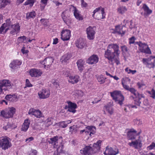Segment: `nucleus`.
Segmentation results:
<instances>
[{
    "label": "nucleus",
    "mask_w": 155,
    "mask_h": 155,
    "mask_svg": "<svg viewBox=\"0 0 155 155\" xmlns=\"http://www.w3.org/2000/svg\"><path fill=\"white\" fill-rule=\"evenodd\" d=\"M92 16L95 19L100 20L105 18V14L104 8L99 7L96 8L93 12Z\"/></svg>",
    "instance_id": "obj_5"
},
{
    "label": "nucleus",
    "mask_w": 155,
    "mask_h": 155,
    "mask_svg": "<svg viewBox=\"0 0 155 155\" xmlns=\"http://www.w3.org/2000/svg\"><path fill=\"white\" fill-rule=\"evenodd\" d=\"M127 137L129 140L131 141L128 143L129 145L136 148V139L135 136L136 135V131L133 129H127L125 130Z\"/></svg>",
    "instance_id": "obj_3"
},
{
    "label": "nucleus",
    "mask_w": 155,
    "mask_h": 155,
    "mask_svg": "<svg viewBox=\"0 0 155 155\" xmlns=\"http://www.w3.org/2000/svg\"><path fill=\"white\" fill-rule=\"evenodd\" d=\"M36 15V13L34 11L28 13L26 15L27 18L29 19L31 18H34Z\"/></svg>",
    "instance_id": "obj_40"
},
{
    "label": "nucleus",
    "mask_w": 155,
    "mask_h": 155,
    "mask_svg": "<svg viewBox=\"0 0 155 155\" xmlns=\"http://www.w3.org/2000/svg\"><path fill=\"white\" fill-rule=\"evenodd\" d=\"M53 119L51 118H48V119L45 121V122L46 125L47 127L49 126L52 124V121Z\"/></svg>",
    "instance_id": "obj_46"
},
{
    "label": "nucleus",
    "mask_w": 155,
    "mask_h": 155,
    "mask_svg": "<svg viewBox=\"0 0 155 155\" xmlns=\"http://www.w3.org/2000/svg\"><path fill=\"white\" fill-rule=\"evenodd\" d=\"M98 81L100 84H102L104 83L106 78L104 77L103 75H101L97 77Z\"/></svg>",
    "instance_id": "obj_38"
},
{
    "label": "nucleus",
    "mask_w": 155,
    "mask_h": 155,
    "mask_svg": "<svg viewBox=\"0 0 155 155\" xmlns=\"http://www.w3.org/2000/svg\"><path fill=\"white\" fill-rule=\"evenodd\" d=\"M130 79L128 78L124 77L121 80L122 84L123 83H130Z\"/></svg>",
    "instance_id": "obj_48"
},
{
    "label": "nucleus",
    "mask_w": 155,
    "mask_h": 155,
    "mask_svg": "<svg viewBox=\"0 0 155 155\" xmlns=\"http://www.w3.org/2000/svg\"><path fill=\"white\" fill-rule=\"evenodd\" d=\"M26 39V37L25 36H21L19 37L18 39V40L19 42H22Z\"/></svg>",
    "instance_id": "obj_56"
},
{
    "label": "nucleus",
    "mask_w": 155,
    "mask_h": 155,
    "mask_svg": "<svg viewBox=\"0 0 155 155\" xmlns=\"http://www.w3.org/2000/svg\"><path fill=\"white\" fill-rule=\"evenodd\" d=\"M25 86L29 87L33 86V85L30 83L29 80L27 79H26L25 81Z\"/></svg>",
    "instance_id": "obj_53"
},
{
    "label": "nucleus",
    "mask_w": 155,
    "mask_h": 155,
    "mask_svg": "<svg viewBox=\"0 0 155 155\" xmlns=\"http://www.w3.org/2000/svg\"><path fill=\"white\" fill-rule=\"evenodd\" d=\"M71 36V31L69 30L64 29L61 32V39L64 41L69 40Z\"/></svg>",
    "instance_id": "obj_10"
},
{
    "label": "nucleus",
    "mask_w": 155,
    "mask_h": 155,
    "mask_svg": "<svg viewBox=\"0 0 155 155\" xmlns=\"http://www.w3.org/2000/svg\"><path fill=\"white\" fill-rule=\"evenodd\" d=\"M36 1V0H27L24 3V5H29L30 7H32L34 3Z\"/></svg>",
    "instance_id": "obj_41"
},
{
    "label": "nucleus",
    "mask_w": 155,
    "mask_h": 155,
    "mask_svg": "<svg viewBox=\"0 0 155 155\" xmlns=\"http://www.w3.org/2000/svg\"><path fill=\"white\" fill-rule=\"evenodd\" d=\"M86 33L87 38L89 40H93L95 38V32L94 28L91 26H89L86 28Z\"/></svg>",
    "instance_id": "obj_13"
},
{
    "label": "nucleus",
    "mask_w": 155,
    "mask_h": 155,
    "mask_svg": "<svg viewBox=\"0 0 155 155\" xmlns=\"http://www.w3.org/2000/svg\"><path fill=\"white\" fill-rule=\"evenodd\" d=\"M125 28L124 26H122L120 25H117L115 26L114 30L112 29L113 31L112 32L113 33H117L120 35H124L125 33L126 30L123 29Z\"/></svg>",
    "instance_id": "obj_19"
},
{
    "label": "nucleus",
    "mask_w": 155,
    "mask_h": 155,
    "mask_svg": "<svg viewBox=\"0 0 155 155\" xmlns=\"http://www.w3.org/2000/svg\"><path fill=\"white\" fill-rule=\"evenodd\" d=\"M21 64V62L18 60L16 59L13 61L10 64L9 67L12 69L17 68Z\"/></svg>",
    "instance_id": "obj_23"
},
{
    "label": "nucleus",
    "mask_w": 155,
    "mask_h": 155,
    "mask_svg": "<svg viewBox=\"0 0 155 155\" xmlns=\"http://www.w3.org/2000/svg\"><path fill=\"white\" fill-rule=\"evenodd\" d=\"M119 152L118 149H114L112 147L108 146L106 147L105 151L104 153V155H116Z\"/></svg>",
    "instance_id": "obj_12"
},
{
    "label": "nucleus",
    "mask_w": 155,
    "mask_h": 155,
    "mask_svg": "<svg viewBox=\"0 0 155 155\" xmlns=\"http://www.w3.org/2000/svg\"><path fill=\"white\" fill-rule=\"evenodd\" d=\"M143 95L141 94H140L138 93L137 97H136V101L138 100L137 101L138 104L136 103V105H139L141 103V99L142 98H143Z\"/></svg>",
    "instance_id": "obj_43"
},
{
    "label": "nucleus",
    "mask_w": 155,
    "mask_h": 155,
    "mask_svg": "<svg viewBox=\"0 0 155 155\" xmlns=\"http://www.w3.org/2000/svg\"><path fill=\"white\" fill-rule=\"evenodd\" d=\"M138 138V139L136 140V148H140L142 146V143H141L142 137L139 136Z\"/></svg>",
    "instance_id": "obj_42"
},
{
    "label": "nucleus",
    "mask_w": 155,
    "mask_h": 155,
    "mask_svg": "<svg viewBox=\"0 0 155 155\" xmlns=\"http://www.w3.org/2000/svg\"><path fill=\"white\" fill-rule=\"evenodd\" d=\"M148 93L151 95V97L153 99H155V91L153 89H152L151 91H148Z\"/></svg>",
    "instance_id": "obj_49"
},
{
    "label": "nucleus",
    "mask_w": 155,
    "mask_h": 155,
    "mask_svg": "<svg viewBox=\"0 0 155 155\" xmlns=\"http://www.w3.org/2000/svg\"><path fill=\"white\" fill-rule=\"evenodd\" d=\"M21 51L23 54L27 53L28 52V50H25V48L24 47H23L21 49Z\"/></svg>",
    "instance_id": "obj_62"
},
{
    "label": "nucleus",
    "mask_w": 155,
    "mask_h": 155,
    "mask_svg": "<svg viewBox=\"0 0 155 155\" xmlns=\"http://www.w3.org/2000/svg\"><path fill=\"white\" fill-rule=\"evenodd\" d=\"M101 141L99 140L97 141L96 143H95L94 144V147L97 150H98L100 149V146L101 145Z\"/></svg>",
    "instance_id": "obj_44"
},
{
    "label": "nucleus",
    "mask_w": 155,
    "mask_h": 155,
    "mask_svg": "<svg viewBox=\"0 0 155 155\" xmlns=\"http://www.w3.org/2000/svg\"><path fill=\"white\" fill-rule=\"evenodd\" d=\"M34 140V138L32 137H31L27 138L25 140V142L27 143H28L31 141H32Z\"/></svg>",
    "instance_id": "obj_60"
},
{
    "label": "nucleus",
    "mask_w": 155,
    "mask_h": 155,
    "mask_svg": "<svg viewBox=\"0 0 155 155\" xmlns=\"http://www.w3.org/2000/svg\"><path fill=\"white\" fill-rule=\"evenodd\" d=\"M119 45L117 44L111 43L108 45L107 49L105 51L104 57L112 63L115 57H119L120 53Z\"/></svg>",
    "instance_id": "obj_1"
},
{
    "label": "nucleus",
    "mask_w": 155,
    "mask_h": 155,
    "mask_svg": "<svg viewBox=\"0 0 155 155\" xmlns=\"http://www.w3.org/2000/svg\"><path fill=\"white\" fill-rule=\"evenodd\" d=\"M122 51L124 52L127 51V47L125 46H123L121 47Z\"/></svg>",
    "instance_id": "obj_64"
},
{
    "label": "nucleus",
    "mask_w": 155,
    "mask_h": 155,
    "mask_svg": "<svg viewBox=\"0 0 155 155\" xmlns=\"http://www.w3.org/2000/svg\"><path fill=\"white\" fill-rule=\"evenodd\" d=\"M3 24H5V28H8L9 26H10V25L11 24V22L10 21V19H8L6 20V23H4Z\"/></svg>",
    "instance_id": "obj_51"
},
{
    "label": "nucleus",
    "mask_w": 155,
    "mask_h": 155,
    "mask_svg": "<svg viewBox=\"0 0 155 155\" xmlns=\"http://www.w3.org/2000/svg\"><path fill=\"white\" fill-rule=\"evenodd\" d=\"M137 85L138 86V88L141 90L143 89V87L145 85L144 83L142 81L138 82L137 83Z\"/></svg>",
    "instance_id": "obj_50"
},
{
    "label": "nucleus",
    "mask_w": 155,
    "mask_h": 155,
    "mask_svg": "<svg viewBox=\"0 0 155 155\" xmlns=\"http://www.w3.org/2000/svg\"><path fill=\"white\" fill-rule=\"evenodd\" d=\"M142 52L144 53L147 54H150L151 53V51L149 48L147 46V48H145L144 50H143Z\"/></svg>",
    "instance_id": "obj_55"
},
{
    "label": "nucleus",
    "mask_w": 155,
    "mask_h": 155,
    "mask_svg": "<svg viewBox=\"0 0 155 155\" xmlns=\"http://www.w3.org/2000/svg\"><path fill=\"white\" fill-rule=\"evenodd\" d=\"M53 62V59L51 57L47 58L45 59L43 61H41V63L44 65V68H49Z\"/></svg>",
    "instance_id": "obj_18"
},
{
    "label": "nucleus",
    "mask_w": 155,
    "mask_h": 155,
    "mask_svg": "<svg viewBox=\"0 0 155 155\" xmlns=\"http://www.w3.org/2000/svg\"><path fill=\"white\" fill-rule=\"evenodd\" d=\"M15 112V108L8 107L1 111L0 116L6 118H10L13 117Z\"/></svg>",
    "instance_id": "obj_6"
},
{
    "label": "nucleus",
    "mask_w": 155,
    "mask_h": 155,
    "mask_svg": "<svg viewBox=\"0 0 155 155\" xmlns=\"http://www.w3.org/2000/svg\"><path fill=\"white\" fill-rule=\"evenodd\" d=\"M68 111L73 113H74L76 112L75 109L77 107V104L74 103H72L70 101H68Z\"/></svg>",
    "instance_id": "obj_22"
},
{
    "label": "nucleus",
    "mask_w": 155,
    "mask_h": 155,
    "mask_svg": "<svg viewBox=\"0 0 155 155\" xmlns=\"http://www.w3.org/2000/svg\"><path fill=\"white\" fill-rule=\"evenodd\" d=\"M149 61H150V58L148 59L143 58L142 60V62L143 63L146 65H147Z\"/></svg>",
    "instance_id": "obj_59"
},
{
    "label": "nucleus",
    "mask_w": 155,
    "mask_h": 155,
    "mask_svg": "<svg viewBox=\"0 0 155 155\" xmlns=\"http://www.w3.org/2000/svg\"><path fill=\"white\" fill-rule=\"evenodd\" d=\"M30 121L28 119L25 120L22 125L21 130L25 132L28 130L29 128Z\"/></svg>",
    "instance_id": "obj_27"
},
{
    "label": "nucleus",
    "mask_w": 155,
    "mask_h": 155,
    "mask_svg": "<svg viewBox=\"0 0 155 155\" xmlns=\"http://www.w3.org/2000/svg\"><path fill=\"white\" fill-rule=\"evenodd\" d=\"M136 44L138 45L139 46V49L141 52L143 51L145 48H147L148 45L144 43H143L140 42H136Z\"/></svg>",
    "instance_id": "obj_33"
},
{
    "label": "nucleus",
    "mask_w": 155,
    "mask_h": 155,
    "mask_svg": "<svg viewBox=\"0 0 155 155\" xmlns=\"http://www.w3.org/2000/svg\"><path fill=\"white\" fill-rule=\"evenodd\" d=\"M61 137H59L58 136L54 137L53 138L50 139V141L49 142L51 144L54 148H57V152H55L54 153V155H62L63 153L62 150L63 146L61 145L58 146L59 140L61 139Z\"/></svg>",
    "instance_id": "obj_2"
},
{
    "label": "nucleus",
    "mask_w": 155,
    "mask_h": 155,
    "mask_svg": "<svg viewBox=\"0 0 155 155\" xmlns=\"http://www.w3.org/2000/svg\"><path fill=\"white\" fill-rule=\"evenodd\" d=\"M85 43L82 39L77 40L75 42V45L78 48L82 49L85 46Z\"/></svg>",
    "instance_id": "obj_24"
},
{
    "label": "nucleus",
    "mask_w": 155,
    "mask_h": 155,
    "mask_svg": "<svg viewBox=\"0 0 155 155\" xmlns=\"http://www.w3.org/2000/svg\"><path fill=\"white\" fill-rule=\"evenodd\" d=\"M86 129L87 131L90 133V136H92V134H93L95 130V127L93 126H87L86 127Z\"/></svg>",
    "instance_id": "obj_36"
},
{
    "label": "nucleus",
    "mask_w": 155,
    "mask_h": 155,
    "mask_svg": "<svg viewBox=\"0 0 155 155\" xmlns=\"http://www.w3.org/2000/svg\"><path fill=\"white\" fill-rule=\"evenodd\" d=\"M66 12H63L61 14V16L64 21L66 23H67V22L68 21L69 18H68L65 15Z\"/></svg>",
    "instance_id": "obj_45"
},
{
    "label": "nucleus",
    "mask_w": 155,
    "mask_h": 155,
    "mask_svg": "<svg viewBox=\"0 0 155 155\" xmlns=\"http://www.w3.org/2000/svg\"><path fill=\"white\" fill-rule=\"evenodd\" d=\"M12 84L8 80L3 79L0 80V95L4 94L5 91L12 87Z\"/></svg>",
    "instance_id": "obj_4"
},
{
    "label": "nucleus",
    "mask_w": 155,
    "mask_h": 155,
    "mask_svg": "<svg viewBox=\"0 0 155 155\" xmlns=\"http://www.w3.org/2000/svg\"><path fill=\"white\" fill-rule=\"evenodd\" d=\"M65 74L66 75L68 81L69 83L72 84H76L81 80L80 77L77 75H72L69 73Z\"/></svg>",
    "instance_id": "obj_8"
},
{
    "label": "nucleus",
    "mask_w": 155,
    "mask_h": 155,
    "mask_svg": "<svg viewBox=\"0 0 155 155\" xmlns=\"http://www.w3.org/2000/svg\"><path fill=\"white\" fill-rule=\"evenodd\" d=\"M81 6L83 7H86L87 6V4L84 1V0H81Z\"/></svg>",
    "instance_id": "obj_61"
},
{
    "label": "nucleus",
    "mask_w": 155,
    "mask_h": 155,
    "mask_svg": "<svg viewBox=\"0 0 155 155\" xmlns=\"http://www.w3.org/2000/svg\"><path fill=\"white\" fill-rule=\"evenodd\" d=\"M71 57V55L69 54H67L63 56L61 58V61L62 64H66L68 62V61Z\"/></svg>",
    "instance_id": "obj_26"
},
{
    "label": "nucleus",
    "mask_w": 155,
    "mask_h": 155,
    "mask_svg": "<svg viewBox=\"0 0 155 155\" xmlns=\"http://www.w3.org/2000/svg\"><path fill=\"white\" fill-rule=\"evenodd\" d=\"M104 114H106L107 113L112 115L114 113V109L113 107L110 105L107 104L105 105L103 108Z\"/></svg>",
    "instance_id": "obj_21"
},
{
    "label": "nucleus",
    "mask_w": 155,
    "mask_h": 155,
    "mask_svg": "<svg viewBox=\"0 0 155 155\" xmlns=\"http://www.w3.org/2000/svg\"><path fill=\"white\" fill-rule=\"evenodd\" d=\"M135 38L134 37H132L129 39V43L130 44H133L134 43Z\"/></svg>",
    "instance_id": "obj_57"
},
{
    "label": "nucleus",
    "mask_w": 155,
    "mask_h": 155,
    "mask_svg": "<svg viewBox=\"0 0 155 155\" xmlns=\"http://www.w3.org/2000/svg\"><path fill=\"white\" fill-rule=\"evenodd\" d=\"M99 58L97 55L93 54L89 57L87 61V63L90 64H95L98 62Z\"/></svg>",
    "instance_id": "obj_20"
},
{
    "label": "nucleus",
    "mask_w": 155,
    "mask_h": 155,
    "mask_svg": "<svg viewBox=\"0 0 155 155\" xmlns=\"http://www.w3.org/2000/svg\"><path fill=\"white\" fill-rule=\"evenodd\" d=\"M70 9L73 12L74 15L77 19L79 20H83V17L80 14V12L75 7L71 5L70 7Z\"/></svg>",
    "instance_id": "obj_16"
},
{
    "label": "nucleus",
    "mask_w": 155,
    "mask_h": 155,
    "mask_svg": "<svg viewBox=\"0 0 155 155\" xmlns=\"http://www.w3.org/2000/svg\"><path fill=\"white\" fill-rule=\"evenodd\" d=\"M48 0H41L40 7L41 10H43L47 5Z\"/></svg>",
    "instance_id": "obj_39"
},
{
    "label": "nucleus",
    "mask_w": 155,
    "mask_h": 155,
    "mask_svg": "<svg viewBox=\"0 0 155 155\" xmlns=\"http://www.w3.org/2000/svg\"><path fill=\"white\" fill-rule=\"evenodd\" d=\"M155 149V143L152 142L150 145L147 147V149L148 150H151L152 149Z\"/></svg>",
    "instance_id": "obj_52"
},
{
    "label": "nucleus",
    "mask_w": 155,
    "mask_h": 155,
    "mask_svg": "<svg viewBox=\"0 0 155 155\" xmlns=\"http://www.w3.org/2000/svg\"><path fill=\"white\" fill-rule=\"evenodd\" d=\"M125 71L128 74H134L136 73V70H132L128 68H126L125 69Z\"/></svg>",
    "instance_id": "obj_47"
},
{
    "label": "nucleus",
    "mask_w": 155,
    "mask_h": 155,
    "mask_svg": "<svg viewBox=\"0 0 155 155\" xmlns=\"http://www.w3.org/2000/svg\"><path fill=\"white\" fill-rule=\"evenodd\" d=\"M127 8L125 6H121L117 9V12L120 14H123L127 11Z\"/></svg>",
    "instance_id": "obj_37"
},
{
    "label": "nucleus",
    "mask_w": 155,
    "mask_h": 155,
    "mask_svg": "<svg viewBox=\"0 0 155 155\" xmlns=\"http://www.w3.org/2000/svg\"><path fill=\"white\" fill-rule=\"evenodd\" d=\"M11 2V0H0L1 8H4L6 5L10 4Z\"/></svg>",
    "instance_id": "obj_35"
},
{
    "label": "nucleus",
    "mask_w": 155,
    "mask_h": 155,
    "mask_svg": "<svg viewBox=\"0 0 155 155\" xmlns=\"http://www.w3.org/2000/svg\"><path fill=\"white\" fill-rule=\"evenodd\" d=\"M142 8L144 11V15H148L150 14L152 12V10L150 9L145 4H143Z\"/></svg>",
    "instance_id": "obj_29"
},
{
    "label": "nucleus",
    "mask_w": 155,
    "mask_h": 155,
    "mask_svg": "<svg viewBox=\"0 0 155 155\" xmlns=\"http://www.w3.org/2000/svg\"><path fill=\"white\" fill-rule=\"evenodd\" d=\"M80 153L83 155H92L94 152L91 147L87 146L81 150Z\"/></svg>",
    "instance_id": "obj_15"
},
{
    "label": "nucleus",
    "mask_w": 155,
    "mask_h": 155,
    "mask_svg": "<svg viewBox=\"0 0 155 155\" xmlns=\"http://www.w3.org/2000/svg\"><path fill=\"white\" fill-rule=\"evenodd\" d=\"M110 96L114 100L122 95L121 91H114L110 92Z\"/></svg>",
    "instance_id": "obj_28"
},
{
    "label": "nucleus",
    "mask_w": 155,
    "mask_h": 155,
    "mask_svg": "<svg viewBox=\"0 0 155 155\" xmlns=\"http://www.w3.org/2000/svg\"><path fill=\"white\" fill-rule=\"evenodd\" d=\"M50 94V91L47 89H43L38 92V95L40 99H45L49 97Z\"/></svg>",
    "instance_id": "obj_11"
},
{
    "label": "nucleus",
    "mask_w": 155,
    "mask_h": 155,
    "mask_svg": "<svg viewBox=\"0 0 155 155\" xmlns=\"http://www.w3.org/2000/svg\"><path fill=\"white\" fill-rule=\"evenodd\" d=\"M60 126L62 128H65L67 127V124L66 121H62L59 123Z\"/></svg>",
    "instance_id": "obj_54"
},
{
    "label": "nucleus",
    "mask_w": 155,
    "mask_h": 155,
    "mask_svg": "<svg viewBox=\"0 0 155 155\" xmlns=\"http://www.w3.org/2000/svg\"><path fill=\"white\" fill-rule=\"evenodd\" d=\"M72 94L77 98L81 97L84 95L83 92L81 90H75L73 92Z\"/></svg>",
    "instance_id": "obj_31"
},
{
    "label": "nucleus",
    "mask_w": 155,
    "mask_h": 155,
    "mask_svg": "<svg viewBox=\"0 0 155 155\" xmlns=\"http://www.w3.org/2000/svg\"><path fill=\"white\" fill-rule=\"evenodd\" d=\"M12 143L8 138L2 137L0 138V148L2 150H6L11 147Z\"/></svg>",
    "instance_id": "obj_7"
},
{
    "label": "nucleus",
    "mask_w": 155,
    "mask_h": 155,
    "mask_svg": "<svg viewBox=\"0 0 155 155\" xmlns=\"http://www.w3.org/2000/svg\"><path fill=\"white\" fill-rule=\"evenodd\" d=\"M113 60L116 63L117 65H118L120 64V62L119 60L118 57H115L114 59H113Z\"/></svg>",
    "instance_id": "obj_58"
},
{
    "label": "nucleus",
    "mask_w": 155,
    "mask_h": 155,
    "mask_svg": "<svg viewBox=\"0 0 155 155\" xmlns=\"http://www.w3.org/2000/svg\"><path fill=\"white\" fill-rule=\"evenodd\" d=\"M150 61H149L147 66L150 68L155 67V56H150Z\"/></svg>",
    "instance_id": "obj_25"
},
{
    "label": "nucleus",
    "mask_w": 155,
    "mask_h": 155,
    "mask_svg": "<svg viewBox=\"0 0 155 155\" xmlns=\"http://www.w3.org/2000/svg\"><path fill=\"white\" fill-rule=\"evenodd\" d=\"M124 99V97L122 94L119 97H117V99L114 100V101L117 104H118L121 106L123 104V102Z\"/></svg>",
    "instance_id": "obj_34"
},
{
    "label": "nucleus",
    "mask_w": 155,
    "mask_h": 155,
    "mask_svg": "<svg viewBox=\"0 0 155 155\" xmlns=\"http://www.w3.org/2000/svg\"><path fill=\"white\" fill-rule=\"evenodd\" d=\"M29 114L31 115H34L37 118H40L42 116V114L41 111L34 108H31L28 112Z\"/></svg>",
    "instance_id": "obj_17"
},
{
    "label": "nucleus",
    "mask_w": 155,
    "mask_h": 155,
    "mask_svg": "<svg viewBox=\"0 0 155 155\" xmlns=\"http://www.w3.org/2000/svg\"><path fill=\"white\" fill-rule=\"evenodd\" d=\"M20 27L18 23H16L12 25L8 28H6L5 32H6L8 30H10V33L13 35H16L18 33L20 30Z\"/></svg>",
    "instance_id": "obj_9"
},
{
    "label": "nucleus",
    "mask_w": 155,
    "mask_h": 155,
    "mask_svg": "<svg viewBox=\"0 0 155 155\" xmlns=\"http://www.w3.org/2000/svg\"><path fill=\"white\" fill-rule=\"evenodd\" d=\"M29 73L31 77L36 78L41 76L43 73L41 70L35 68L31 69L29 70Z\"/></svg>",
    "instance_id": "obj_14"
},
{
    "label": "nucleus",
    "mask_w": 155,
    "mask_h": 155,
    "mask_svg": "<svg viewBox=\"0 0 155 155\" xmlns=\"http://www.w3.org/2000/svg\"><path fill=\"white\" fill-rule=\"evenodd\" d=\"M5 98L7 100L14 101H16L18 99V97L15 94L7 95L5 97Z\"/></svg>",
    "instance_id": "obj_30"
},
{
    "label": "nucleus",
    "mask_w": 155,
    "mask_h": 155,
    "mask_svg": "<svg viewBox=\"0 0 155 155\" xmlns=\"http://www.w3.org/2000/svg\"><path fill=\"white\" fill-rule=\"evenodd\" d=\"M84 63V62L81 59L78 60L77 62L78 68L79 70L81 71L83 70Z\"/></svg>",
    "instance_id": "obj_32"
},
{
    "label": "nucleus",
    "mask_w": 155,
    "mask_h": 155,
    "mask_svg": "<svg viewBox=\"0 0 155 155\" xmlns=\"http://www.w3.org/2000/svg\"><path fill=\"white\" fill-rule=\"evenodd\" d=\"M5 24H3L1 27L0 28V34L2 33L3 31L4 30L5 28L6 29V28L5 27Z\"/></svg>",
    "instance_id": "obj_63"
}]
</instances>
